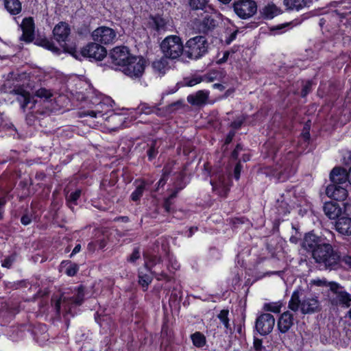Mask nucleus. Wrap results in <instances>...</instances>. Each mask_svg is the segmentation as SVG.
Segmentation results:
<instances>
[{"label":"nucleus","instance_id":"1a4fd4ad","mask_svg":"<svg viewBox=\"0 0 351 351\" xmlns=\"http://www.w3.org/2000/svg\"><path fill=\"white\" fill-rule=\"evenodd\" d=\"M160 47L163 56L167 58L176 59L184 54V45L178 36H167L162 41Z\"/></svg>","mask_w":351,"mask_h":351},{"label":"nucleus","instance_id":"0e129e2a","mask_svg":"<svg viewBox=\"0 0 351 351\" xmlns=\"http://www.w3.org/2000/svg\"><path fill=\"white\" fill-rule=\"evenodd\" d=\"M244 328H245V316L242 318L241 322L235 326L236 331L240 336L243 335Z\"/></svg>","mask_w":351,"mask_h":351},{"label":"nucleus","instance_id":"cd10ccee","mask_svg":"<svg viewBox=\"0 0 351 351\" xmlns=\"http://www.w3.org/2000/svg\"><path fill=\"white\" fill-rule=\"evenodd\" d=\"M209 0H188L189 10L191 12L207 11L208 10H214L210 5L208 4Z\"/></svg>","mask_w":351,"mask_h":351},{"label":"nucleus","instance_id":"a18cd8bd","mask_svg":"<svg viewBox=\"0 0 351 351\" xmlns=\"http://www.w3.org/2000/svg\"><path fill=\"white\" fill-rule=\"evenodd\" d=\"M344 267L348 270H351V256L346 254L343 256L340 254L339 268Z\"/></svg>","mask_w":351,"mask_h":351},{"label":"nucleus","instance_id":"412c9836","mask_svg":"<svg viewBox=\"0 0 351 351\" xmlns=\"http://www.w3.org/2000/svg\"><path fill=\"white\" fill-rule=\"evenodd\" d=\"M20 27L23 32L22 35L20 37L21 40H23L26 43H31L34 39V22L32 17L25 18L22 23L20 25Z\"/></svg>","mask_w":351,"mask_h":351},{"label":"nucleus","instance_id":"39448f33","mask_svg":"<svg viewBox=\"0 0 351 351\" xmlns=\"http://www.w3.org/2000/svg\"><path fill=\"white\" fill-rule=\"evenodd\" d=\"M209 43L205 36L197 35L189 38L184 45V55L191 60H199L208 52Z\"/></svg>","mask_w":351,"mask_h":351},{"label":"nucleus","instance_id":"c03bdc74","mask_svg":"<svg viewBox=\"0 0 351 351\" xmlns=\"http://www.w3.org/2000/svg\"><path fill=\"white\" fill-rule=\"evenodd\" d=\"M313 82L312 80H306L302 82V87L300 96L305 98L312 91Z\"/></svg>","mask_w":351,"mask_h":351},{"label":"nucleus","instance_id":"e433bc0d","mask_svg":"<svg viewBox=\"0 0 351 351\" xmlns=\"http://www.w3.org/2000/svg\"><path fill=\"white\" fill-rule=\"evenodd\" d=\"M53 96V94L51 90L45 88H40L36 90L34 93V97L46 101H51Z\"/></svg>","mask_w":351,"mask_h":351},{"label":"nucleus","instance_id":"7c9ffc66","mask_svg":"<svg viewBox=\"0 0 351 351\" xmlns=\"http://www.w3.org/2000/svg\"><path fill=\"white\" fill-rule=\"evenodd\" d=\"M229 315V310L228 309H222L220 311L219 313L217 315V317L219 319V321L223 325L226 332L230 333V335L233 334L232 328H231L230 324V319L228 317Z\"/></svg>","mask_w":351,"mask_h":351},{"label":"nucleus","instance_id":"393cba45","mask_svg":"<svg viewBox=\"0 0 351 351\" xmlns=\"http://www.w3.org/2000/svg\"><path fill=\"white\" fill-rule=\"evenodd\" d=\"M336 230L343 235H351V217L341 215L335 221Z\"/></svg>","mask_w":351,"mask_h":351},{"label":"nucleus","instance_id":"c9c22d12","mask_svg":"<svg viewBox=\"0 0 351 351\" xmlns=\"http://www.w3.org/2000/svg\"><path fill=\"white\" fill-rule=\"evenodd\" d=\"M337 299L341 305L346 308L351 305V294L346 291H340L337 293Z\"/></svg>","mask_w":351,"mask_h":351},{"label":"nucleus","instance_id":"6e6552de","mask_svg":"<svg viewBox=\"0 0 351 351\" xmlns=\"http://www.w3.org/2000/svg\"><path fill=\"white\" fill-rule=\"evenodd\" d=\"M218 24L215 14L210 12L208 10L203 12L200 16L195 18L193 21L195 31L204 35H208L213 32Z\"/></svg>","mask_w":351,"mask_h":351},{"label":"nucleus","instance_id":"3c124183","mask_svg":"<svg viewBox=\"0 0 351 351\" xmlns=\"http://www.w3.org/2000/svg\"><path fill=\"white\" fill-rule=\"evenodd\" d=\"M238 33H239V29H237L234 31H233L232 32H231L230 34L226 35L225 36L224 43L226 45H230L234 40H236Z\"/></svg>","mask_w":351,"mask_h":351},{"label":"nucleus","instance_id":"9b49d317","mask_svg":"<svg viewBox=\"0 0 351 351\" xmlns=\"http://www.w3.org/2000/svg\"><path fill=\"white\" fill-rule=\"evenodd\" d=\"M232 8L241 19H248L257 12V3L254 0H237L233 3Z\"/></svg>","mask_w":351,"mask_h":351},{"label":"nucleus","instance_id":"7ed1b4c3","mask_svg":"<svg viewBox=\"0 0 351 351\" xmlns=\"http://www.w3.org/2000/svg\"><path fill=\"white\" fill-rule=\"evenodd\" d=\"M160 264L165 265V269L160 272L155 271V279L158 281L164 280L165 284H162L159 287L170 291L171 285L176 283L174 274L180 269V263L169 250H165V254L162 259L155 254V266Z\"/></svg>","mask_w":351,"mask_h":351},{"label":"nucleus","instance_id":"5fc2aeb1","mask_svg":"<svg viewBox=\"0 0 351 351\" xmlns=\"http://www.w3.org/2000/svg\"><path fill=\"white\" fill-rule=\"evenodd\" d=\"M253 347L256 351H262L265 349L261 339L254 337Z\"/></svg>","mask_w":351,"mask_h":351},{"label":"nucleus","instance_id":"13d9d810","mask_svg":"<svg viewBox=\"0 0 351 351\" xmlns=\"http://www.w3.org/2000/svg\"><path fill=\"white\" fill-rule=\"evenodd\" d=\"M152 282V278L145 275L139 276V284L142 285L143 287H147L149 283Z\"/></svg>","mask_w":351,"mask_h":351},{"label":"nucleus","instance_id":"58836bf2","mask_svg":"<svg viewBox=\"0 0 351 351\" xmlns=\"http://www.w3.org/2000/svg\"><path fill=\"white\" fill-rule=\"evenodd\" d=\"M276 213L280 217H284L290 213L289 204L284 201H278L276 204Z\"/></svg>","mask_w":351,"mask_h":351},{"label":"nucleus","instance_id":"473e14b6","mask_svg":"<svg viewBox=\"0 0 351 351\" xmlns=\"http://www.w3.org/2000/svg\"><path fill=\"white\" fill-rule=\"evenodd\" d=\"M190 339L195 348H202L206 345V337L199 331H196L191 334Z\"/></svg>","mask_w":351,"mask_h":351},{"label":"nucleus","instance_id":"052dcab7","mask_svg":"<svg viewBox=\"0 0 351 351\" xmlns=\"http://www.w3.org/2000/svg\"><path fill=\"white\" fill-rule=\"evenodd\" d=\"M138 110L141 114H149L153 112V108L144 104L138 108Z\"/></svg>","mask_w":351,"mask_h":351},{"label":"nucleus","instance_id":"4c0bfd02","mask_svg":"<svg viewBox=\"0 0 351 351\" xmlns=\"http://www.w3.org/2000/svg\"><path fill=\"white\" fill-rule=\"evenodd\" d=\"M283 306L281 301L265 303L263 309L267 312H271L274 313H279Z\"/></svg>","mask_w":351,"mask_h":351},{"label":"nucleus","instance_id":"9d476101","mask_svg":"<svg viewBox=\"0 0 351 351\" xmlns=\"http://www.w3.org/2000/svg\"><path fill=\"white\" fill-rule=\"evenodd\" d=\"M110 101L109 98H104L101 95H96L90 100L92 104L91 109L81 112L80 117H102L111 110Z\"/></svg>","mask_w":351,"mask_h":351},{"label":"nucleus","instance_id":"ea45409f","mask_svg":"<svg viewBox=\"0 0 351 351\" xmlns=\"http://www.w3.org/2000/svg\"><path fill=\"white\" fill-rule=\"evenodd\" d=\"M82 193L80 189H77L75 191L72 192L66 196V203L69 208L73 209V206L77 205V202L80 198Z\"/></svg>","mask_w":351,"mask_h":351},{"label":"nucleus","instance_id":"72a5a7b5","mask_svg":"<svg viewBox=\"0 0 351 351\" xmlns=\"http://www.w3.org/2000/svg\"><path fill=\"white\" fill-rule=\"evenodd\" d=\"M4 5L6 10L13 15H16L21 11V3L19 0H5Z\"/></svg>","mask_w":351,"mask_h":351},{"label":"nucleus","instance_id":"4d7b16f0","mask_svg":"<svg viewBox=\"0 0 351 351\" xmlns=\"http://www.w3.org/2000/svg\"><path fill=\"white\" fill-rule=\"evenodd\" d=\"M140 258V250L138 247L134 249L132 253L128 258V261L130 263H135L136 260Z\"/></svg>","mask_w":351,"mask_h":351},{"label":"nucleus","instance_id":"69168bd1","mask_svg":"<svg viewBox=\"0 0 351 351\" xmlns=\"http://www.w3.org/2000/svg\"><path fill=\"white\" fill-rule=\"evenodd\" d=\"M290 24L291 23H286L278 25L276 26H273L270 28V30L271 31H278V32H280V33H282V32H285L284 29L286 28L287 27L289 26Z\"/></svg>","mask_w":351,"mask_h":351},{"label":"nucleus","instance_id":"c756f323","mask_svg":"<svg viewBox=\"0 0 351 351\" xmlns=\"http://www.w3.org/2000/svg\"><path fill=\"white\" fill-rule=\"evenodd\" d=\"M309 0H284L283 3L289 10L299 11L307 6Z\"/></svg>","mask_w":351,"mask_h":351},{"label":"nucleus","instance_id":"5701e85b","mask_svg":"<svg viewBox=\"0 0 351 351\" xmlns=\"http://www.w3.org/2000/svg\"><path fill=\"white\" fill-rule=\"evenodd\" d=\"M330 184H346L348 182V171L342 167H334L330 173Z\"/></svg>","mask_w":351,"mask_h":351},{"label":"nucleus","instance_id":"864d4df0","mask_svg":"<svg viewBox=\"0 0 351 351\" xmlns=\"http://www.w3.org/2000/svg\"><path fill=\"white\" fill-rule=\"evenodd\" d=\"M242 169L243 165H241V160L237 161L234 168V177L235 180H239Z\"/></svg>","mask_w":351,"mask_h":351},{"label":"nucleus","instance_id":"4be33fe9","mask_svg":"<svg viewBox=\"0 0 351 351\" xmlns=\"http://www.w3.org/2000/svg\"><path fill=\"white\" fill-rule=\"evenodd\" d=\"M324 214L330 219H337L345 210L341 206L338 202H326L323 206Z\"/></svg>","mask_w":351,"mask_h":351},{"label":"nucleus","instance_id":"a878e982","mask_svg":"<svg viewBox=\"0 0 351 351\" xmlns=\"http://www.w3.org/2000/svg\"><path fill=\"white\" fill-rule=\"evenodd\" d=\"M209 92L200 90L195 94H190L187 96V101L192 106H199L206 104L208 99Z\"/></svg>","mask_w":351,"mask_h":351},{"label":"nucleus","instance_id":"ddd939ff","mask_svg":"<svg viewBox=\"0 0 351 351\" xmlns=\"http://www.w3.org/2000/svg\"><path fill=\"white\" fill-rule=\"evenodd\" d=\"M274 324V317L270 313H263L256 319L254 330L261 336H266L271 332Z\"/></svg>","mask_w":351,"mask_h":351},{"label":"nucleus","instance_id":"f8f14e48","mask_svg":"<svg viewBox=\"0 0 351 351\" xmlns=\"http://www.w3.org/2000/svg\"><path fill=\"white\" fill-rule=\"evenodd\" d=\"M145 69V61L142 58L131 56L120 69L130 77H139Z\"/></svg>","mask_w":351,"mask_h":351},{"label":"nucleus","instance_id":"0eeeda50","mask_svg":"<svg viewBox=\"0 0 351 351\" xmlns=\"http://www.w3.org/2000/svg\"><path fill=\"white\" fill-rule=\"evenodd\" d=\"M84 297V288L82 286H80L77 288V293L76 295L67 298L62 295L59 298H52L51 302L52 306L56 311L57 315L60 314L61 308L65 311L66 314H68L71 311L72 305H80L82 304Z\"/></svg>","mask_w":351,"mask_h":351},{"label":"nucleus","instance_id":"8fccbe9b","mask_svg":"<svg viewBox=\"0 0 351 351\" xmlns=\"http://www.w3.org/2000/svg\"><path fill=\"white\" fill-rule=\"evenodd\" d=\"M245 218L244 217H234L230 219V224L232 228H237L239 226L245 223Z\"/></svg>","mask_w":351,"mask_h":351},{"label":"nucleus","instance_id":"37998d69","mask_svg":"<svg viewBox=\"0 0 351 351\" xmlns=\"http://www.w3.org/2000/svg\"><path fill=\"white\" fill-rule=\"evenodd\" d=\"M247 118V115L243 114L241 116L237 117L235 120L232 121L230 124V127L233 129L232 130H239L246 121Z\"/></svg>","mask_w":351,"mask_h":351},{"label":"nucleus","instance_id":"e2e57ef3","mask_svg":"<svg viewBox=\"0 0 351 351\" xmlns=\"http://www.w3.org/2000/svg\"><path fill=\"white\" fill-rule=\"evenodd\" d=\"M230 54V51L229 50L225 51L223 53V57L221 58H219L216 61L217 64L221 65V64L226 62L228 59L229 58Z\"/></svg>","mask_w":351,"mask_h":351},{"label":"nucleus","instance_id":"20e7f679","mask_svg":"<svg viewBox=\"0 0 351 351\" xmlns=\"http://www.w3.org/2000/svg\"><path fill=\"white\" fill-rule=\"evenodd\" d=\"M315 262L326 269L336 270L339 268L340 252L325 241L313 252L312 255Z\"/></svg>","mask_w":351,"mask_h":351},{"label":"nucleus","instance_id":"79ce46f5","mask_svg":"<svg viewBox=\"0 0 351 351\" xmlns=\"http://www.w3.org/2000/svg\"><path fill=\"white\" fill-rule=\"evenodd\" d=\"M167 21L159 16L158 14H155V31L156 32H162L165 31L167 29Z\"/></svg>","mask_w":351,"mask_h":351},{"label":"nucleus","instance_id":"49530a36","mask_svg":"<svg viewBox=\"0 0 351 351\" xmlns=\"http://www.w3.org/2000/svg\"><path fill=\"white\" fill-rule=\"evenodd\" d=\"M310 130H311V124L308 123V122H306L302 128L300 136L304 140V143H309L310 138H311V134H310Z\"/></svg>","mask_w":351,"mask_h":351},{"label":"nucleus","instance_id":"338daca9","mask_svg":"<svg viewBox=\"0 0 351 351\" xmlns=\"http://www.w3.org/2000/svg\"><path fill=\"white\" fill-rule=\"evenodd\" d=\"M330 288V290L335 294L337 295V293H339L340 291H338L339 288L340 287V285L339 283L336 282H328V287Z\"/></svg>","mask_w":351,"mask_h":351},{"label":"nucleus","instance_id":"423d86ee","mask_svg":"<svg viewBox=\"0 0 351 351\" xmlns=\"http://www.w3.org/2000/svg\"><path fill=\"white\" fill-rule=\"evenodd\" d=\"M10 93L16 96V100L20 103L21 108L25 111L28 104H31L29 109L31 112L27 115L26 120L28 124H32L36 114H43L44 111L36 109L38 104L37 100L34 99V97H31L29 93L25 90L23 87L18 86L13 88Z\"/></svg>","mask_w":351,"mask_h":351},{"label":"nucleus","instance_id":"6e6d98bb","mask_svg":"<svg viewBox=\"0 0 351 351\" xmlns=\"http://www.w3.org/2000/svg\"><path fill=\"white\" fill-rule=\"evenodd\" d=\"M183 107V104L182 101H176L173 102L172 104L168 106V110L170 112H175L180 108Z\"/></svg>","mask_w":351,"mask_h":351},{"label":"nucleus","instance_id":"2eb2a0df","mask_svg":"<svg viewBox=\"0 0 351 351\" xmlns=\"http://www.w3.org/2000/svg\"><path fill=\"white\" fill-rule=\"evenodd\" d=\"M92 38L98 43L109 45L113 43L116 40L117 33L110 27L101 26L93 32Z\"/></svg>","mask_w":351,"mask_h":351},{"label":"nucleus","instance_id":"774afa93","mask_svg":"<svg viewBox=\"0 0 351 351\" xmlns=\"http://www.w3.org/2000/svg\"><path fill=\"white\" fill-rule=\"evenodd\" d=\"M278 149L276 147H271L267 150V156L271 157L273 160L276 157Z\"/></svg>","mask_w":351,"mask_h":351},{"label":"nucleus","instance_id":"f3484780","mask_svg":"<svg viewBox=\"0 0 351 351\" xmlns=\"http://www.w3.org/2000/svg\"><path fill=\"white\" fill-rule=\"evenodd\" d=\"M160 346L165 350L174 342V332L167 316H164L160 332Z\"/></svg>","mask_w":351,"mask_h":351},{"label":"nucleus","instance_id":"de8ad7c7","mask_svg":"<svg viewBox=\"0 0 351 351\" xmlns=\"http://www.w3.org/2000/svg\"><path fill=\"white\" fill-rule=\"evenodd\" d=\"M44 48L52 51L54 53L59 54L60 53V49L55 46L54 43L48 40H44Z\"/></svg>","mask_w":351,"mask_h":351},{"label":"nucleus","instance_id":"680f3d73","mask_svg":"<svg viewBox=\"0 0 351 351\" xmlns=\"http://www.w3.org/2000/svg\"><path fill=\"white\" fill-rule=\"evenodd\" d=\"M202 81V78L201 77H192L186 82V85L187 86H193L197 84H199Z\"/></svg>","mask_w":351,"mask_h":351},{"label":"nucleus","instance_id":"f704fd0d","mask_svg":"<svg viewBox=\"0 0 351 351\" xmlns=\"http://www.w3.org/2000/svg\"><path fill=\"white\" fill-rule=\"evenodd\" d=\"M210 184L213 186V190L220 197H226L229 192L228 187L223 183H215L214 181H210Z\"/></svg>","mask_w":351,"mask_h":351},{"label":"nucleus","instance_id":"2f4dec72","mask_svg":"<svg viewBox=\"0 0 351 351\" xmlns=\"http://www.w3.org/2000/svg\"><path fill=\"white\" fill-rule=\"evenodd\" d=\"M136 187L135 191L131 194V199L133 201L138 200L142 196L144 191L147 190L149 184L144 180H137L136 182Z\"/></svg>","mask_w":351,"mask_h":351},{"label":"nucleus","instance_id":"b1692460","mask_svg":"<svg viewBox=\"0 0 351 351\" xmlns=\"http://www.w3.org/2000/svg\"><path fill=\"white\" fill-rule=\"evenodd\" d=\"M294 324L293 314L287 311L282 313L278 320V328L281 333H286Z\"/></svg>","mask_w":351,"mask_h":351},{"label":"nucleus","instance_id":"a19ab883","mask_svg":"<svg viewBox=\"0 0 351 351\" xmlns=\"http://www.w3.org/2000/svg\"><path fill=\"white\" fill-rule=\"evenodd\" d=\"M69 265V267L66 269L65 273L69 276H74L77 271L79 270V267L76 263H72L68 261H64L61 263V265Z\"/></svg>","mask_w":351,"mask_h":351},{"label":"nucleus","instance_id":"a211bd4d","mask_svg":"<svg viewBox=\"0 0 351 351\" xmlns=\"http://www.w3.org/2000/svg\"><path fill=\"white\" fill-rule=\"evenodd\" d=\"M343 185V184L336 185L335 184H328L326 189V194L328 197L335 202H343L347 198L348 192L346 188Z\"/></svg>","mask_w":351,"mask_h":351},{"label":"nucleus","instance_id":"c85d7f7f","mask_svg":"<svg viewBox=\"0 0 351 351\" xmlns=\"http://www.w3.org/2000/svg\"><path fill=\"white\" fill-rule=\"evenodd\" d=\"M261 13L263 19L266 20H271L275 16L280 14L282 13V10L275 4L268 3L262 9Z\"/></svg>","mask_w":351,"mask_h":351},{"label":"nucleus","instance_id":"bb28decb","mask_svg":"<svg viewBox=\"0 0 351 351\" xmlns=\"http://www.w3.org/2000/svg\"><path fill=\"white\" fill-rule=\"evenodd\" d=\"M182 291L179 285L173 287L171 291L170 296L169 298V304L171 308H176L180 306V302L182 299Z\"/></svg>","mask_w":351,"mask_h":351},{"label":"nucleus","instance_id":"6ab92c4d","mask_svg":"<svg viewBox=\"0 0 351 351\" xmlns=\"http://www.w3.org/2000/svg\"><path fill=\"white\" fill-rule=\"evenodd\" d=\"M70 33V27L64 22L59 23L54 27L53 30L54 38L60 43L64 51H66L65 45Z\"/></svg>","mask_w":351,"mask_h":351},{"label":"nucleus","instance_id":"09e8293b","mask_svg":"<svg viewBox=\"0 0 351 351\" xmlns=\"http://www.w3.org/2000/svg\"><path fill=\"white\" fill-rule=\"evenodd\" d=\"M310 285L311 287L316 286L319 287H328V282L326 280V278H316L311 280Z\"/></svg>","mask_w":351,"mask_h":351},{"label":"nucleus","instance_id":"603ef678","mask_svg":"<svg viewBox=\"0 0 351 351\" xmlns=\"http://www.w3.org/2000/svg\"><path fill=\"white\" fill-rule=\"evenodd\" d=\"M16 256L15 254H12L8 257H6L3 261L1 265L3 267L10 268L14 261H15Z\"/></svg>","mask_w":351,"mask_h":351},{"label":"nucleus","instance_id":"f257e3e1","mask_svg":"<svg viewBox=\"0 0 351 351\" xmlns=\"http://www.w3.org/2000/svg\"><path fill=\"white\" fill-rule=\"evenodd\" d=\"M173 165L174 162H169L168 164L164 166L162 169V176L157 183V188L155 189L156 191L159 188L163 187L166 184L170 176L173 175L174 176L175 180L173 181V189L171 190V192L169 194V195L164 198L162 204V208L164 209L165 213H166L167 214L173 213L176 211V199L179 192L186 186V184L184 182L185 178L184 169L173 173Z\"/></svg>","mask_w":351,"mask_h":351},{"label":"nucleus","instance_id":"f03ea898","mask_svg":"<svg viewBox=\"0 0 351 351\" xmlns=\"http://www.w3.org/2000/svg\"><path fill=\"white\" fill-rule=\"evenodd\" d=\"M288 307L296 312L300 308L302 314H312L321 310L317 297L308 296L302 286H298L292 293Z\"/></svg>","mask_w":351,"mask_h":351},{"label":"nucleus","instance_id":"bf43d9fd","mask_svg":"<svg viewBox=\"0 0 351 351\" xmlns=\"http://www.w3.org/2000/svg\"><path fill=\"white\" fill-rule=\"evenodd\" d=\"M235 131L232 130H230L228 132L223 141V146H228L229 144L232 143L235 136Z\"/></svg>","mask_w":351,"mask_h":351},{"label":"nucleus","instance_id":"dca6fc26","mask_svg":"<svg viewBox=\"0 0 351 351\" xmlns=\"http://www.w3.org/2000/svg\"><path fill=\"white\" fill-rule=\"evenodd\" d=\"M81 54L83 57L89 58L90 60H101L106 56L107 51L105 47L99 43H90L81 49Z\"/></svg>","mask_w":351,"mask_h":351},{"label":"nucleus","instance_id":"4468645a","mask_svg":"<svg viewBox=\"0 0 351 351\" xmlns=\"http://www.w3.org/2000/svg\"><path fill=\"white\" fill-rule=\"evenodd\" d=\"M129 49L125 46H119L113 48L109 54L111 63L117 66L115 69H121L131 57Z\"/></svg>","mask_w":351,"mask_h":351},{"label":"nucleus","instance_id":"aec40b11","mask_svg":"<svg viewBox=\"0 0 351 351\" xmlns=\"http://www.w3.org/2000/svg\"><path fill=\"white\" fill-rule=\"evenodd\" d=\"M326 239L317 236L314 233L308 232L305 234L302 246L308 252H311V255L313 254L314 250L317 249L324 241Z\"/></svg>","mask_w":351,"mask_h":351}]
</instances>
